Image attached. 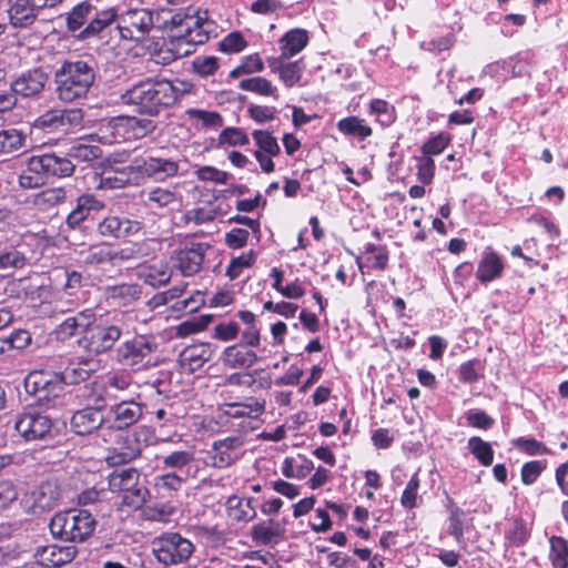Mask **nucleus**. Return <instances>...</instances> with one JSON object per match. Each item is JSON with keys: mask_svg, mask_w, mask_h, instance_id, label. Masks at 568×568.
I'll return each mask as SVG.
<instances>
[{"mask_svg": "<svg viewBox=\"0 0 568 568\" xmlns=\"http://www.w3.org/2000/svg\"><path fill=\"white\" fill-rule=\"evenodd\" d=\"M179 84L164 78L148 77L128 88L121 94V102L138 114L159 116L190 92L189 83L180 81Z\"/></svg>", "mask_w": 568, "mask_h": 568, "instance_id": "obj_1", "label": "nucleus"}, {"mask_svg": "<svg viewBox=\"0 0 568 568\" xmlns=\"http://www.w3.org/2000/svg\"><path fill=\"white\" fill-rule=\"evenodd\" d=\"M118 17L115 7H106L100 0H83L64 14L65 28L79 41L99 38Z\"/></svg>", "mask_w": 568, "mask_h": 568, "instance_id": "obj_2", "label": "nucleus"}, {"mask_svg": "<svg viewBox=\"0 0 568 568\" xmlns=\"http://www.w3.org/2000/svg\"><path fill=\"white\" fill-rule=\"evenodd\" d=\"M97 63L93 59L64 60L54 71V94L63 102L87 98L97 80Z\"/></svg>", "mask_w": 568, "mask_h": 568, "instance_id": "obj_3", "label": "nucleus"}, {"mask_svg": "<svg viewBox=\"0 0 568 568\" xmlns=\"http://www.w3.org/2000/svg\"><path fill=\"white\" fill-rule=\"evenodd\" d=\"M171 24L175 33L168 45L173 60L191 54L193 47L205 43L213 30V22L201 16L174 14Z\"/></svg>", "mask_w": 568, "mask_h": 568, "instance_id": "obj_4", "label": "nucleus"}, {"mask_svg": "<svg viewBox=\"0 0 568 568\" xmlns=\"http://www.w3.org/2000/svg\"><path fill=\"white\" fill-rule=\"evenodd\" d=\"M95 527V518L83 509L59 511L49 523L50 532L54 538L70 542L87 540L94 532Z\"/></svg>", "mask_w": 568, "mask_h": 568, "instance_id": "obj_5", "label": "nucleus"}, {"mask_svg": "<svg viewBox=\"0 0 568 568\" xmlns=\"http://www.w3.org/2000/svg\"><path fill=\"white\" fill-rule=\"evenodd\" d=\"M124 322L122 316L100 318L89 324L85 334L78 339L80 348L88 353L101 355L113 348L123 334Z\"/></svg>", "mask_w": 568, "mask_h": 568, "instance_id": "obj_6", "label": "nucleus"}, {"mask_svg": "<svg viewBox=\"0 0 568 568\" xmlns=\"http://www.w3.org/2000/svg\"><path fill=\"white\" fill-rule=\"evenodd\" d=\"M23 386L26 393L33 399L32 404L44 408L52 407L54 399L64 390L59 372L51 368L29 372L23 379Z\"/></svg>", "mask_w": 568, "mask_h": 568, "instance_id": "obj_7", "label": "nucleus"}, {"mask_svg": "<svg viewBox=\"0 0 568 568\" xmlns=\"http://www.w3.org/2000/svg\"><path fill=\"white\" fill-rule=\"evenodd\" d=\"M108 484L112 493L123 494L122 505L132 509H140L150 498V491L141 483V475L136 468L114 469L108 477Z\"/></svg>", "mask_w": 568, "mask_h": 568, "instance_id": "obj_8", "label": "nucleus"}, {"mask_svg": "<svg viewBox=\"0 0 568 568\" xmlns=\"http://www.w3.org/2000/svg\"><path fill=\"white\" fill-rule=\"evenodd\" d=\"M14 429L27 442L52 440L58 434V422L36 407L17 415Z\"/></svg>", "mask_w": 568, "mask_h": 568, "instance_id": "obj_9", "label": "nucleus"}, {"mask_svg": "<svg viewBox=\"0 0 568 568\" xmlns=\"http://www.w3.org/2000/svg\"><path fill=\"white\" fill-rule=\"evenodd\" d=\"M84 112L80 108H54L38 116L33 128L60 139L82 126Z\"/></svg>", "mask_w": 568, "mask_h": 568, "instance_id": "obj_10", "label": "nucleus"}, {"mask_svg": "<svg viewBox=\"0 0 568 568\" xmlns=\"http://www.w3.org/2000/svg\"><path fill=\"white\" fill-rule=\"evenodd\" d=\"M151 545L154 557L164 567L185 562L195 549L193 542L179 532H163Z\"/></svg>", "mask_w": 568, "mask_h": 568, "instance_id": "obj_11", "label": "nucleus"}, {"mask_svg": "<svg viewBox=\"0 0 568 568\" xmlns=\"http://www.w3.org/2000/svg\"><path fill=\"white\" fill-rule=\"evenodd\" d=\"M155 19H159L158 12L145 8H134L118 12L115 22L122 39L141 42L154 27Z\"/></svg>", "mask_w": 568, "mask_h": 568, "instance_id": "obj_12", "label": "nucleus"}, {"mask_svg": "<svg viewBox=\"0 0 568 568\" xmlns=\"http://www.w3.org/2000/svg\"><path fill=\"white\" fill-rule=\"evenodd\" d=\"M156 349L153 337L148 335H135L124 341L115 349V359L119 364L134 368L143 365V362Z\"/></svg>", "mask_w": 568, "mask_h": 568, "instance_id": "obj_13", "label": "nucleus"}, {"mask_svg": "<svg viewBox=\"0 0 568 568\" xmlns=\"http://www.w3.org/2000/svg\"><path fill=\"white\" fill-rule=\"evenodd\" d=\"M140 169L134 160L128 165L110 164L100 173L99 187L103 190L122 189L141 184Z\"/></svg>", "mask_w": 568, "mask_h": 568, "instance_id": "obj_14", "label": "nucleus"}, {"mask_svg": "<svg viewBox=\"0 0 568 568\" xmlns=\"http://www.w3.org/2000/svg\"><path fill=\"white\" fill-rule=\"evenodd\" d=\"M36 164H32L33 173L41 172L45 182L52 178L63 179L69 178L74 173L75 164L71 162L67 153L59 155L54 152H47L39 155H32Z\"/></svg>", "mask_w": 568, "mask_h": 568, "instance_id": "obj_15", "label": "nucleus"}, {"mask_svg": "<svg viewBox=\"0 0 568 568\" xmlns=\"http://www.w3.org/2000/svg\"><path fill=\"white\" fill-rule=\"evenodd\" d=\"M62 498V488L57 479H47L36 486L29 494L31 511L39 515L55 508Z\"/></svg>", "mask_w": 568, "mask_h": 568, "instance_id": "obj_16", "label": "nucleus"}, {"mask_svg": "<svg viewBox=\"0 0 568 568\" xmlns=\"http://www.w3.org/2000/svg\"><path fill=\"white\" fill-rule=\"evenodd\" d=\"M104 405L95 400L94 406H85L75 410L70 418L71 430L79 436H87L100 429L106 422Z\"/></svg>", "mask_w": 568, "mask_h": 568, "instance_id": "obj_17", "label": "nucleus"}, {"mask_svg": "<svg viewBox=\"0 0 568 568\" xmlns=\"http://www.w3.org/2000/svg\"><path fill=\"white\" fill-rule=\"evenodd\" d=\"M207 248L205 243L192 242L175 251L171 260L184 276H191L200 272Z\"/></svg>", "mask_w": 568, "mask_h": 568, "instance_id": "obj_18", "label": "nucleus"}, {"mask_svg": "<svg viewBox=\"0 0 568 568\" xmlns=\"http://www.w3.org/2000/svg\"><path fill=\"white\" fill-rule=\"evenodd\" d=\"M49 80L48 73L42 68H33L22 72L10 84L11 92L24 98L40 94Z\"/></svg>", "mask_w": 568, "mask_h": 568, "instance_id": "obj_19", "label": "nucleus"}, {"mask_svg": "<svg viewBox=\"0 0 568 568\" xmlns=\"http://www.w3.org/2000/svg\"><path fill=\"white\" fill-rule=\"evenodd\" d=\"M135 161L140 169L141 183L145 178L164 181L176 175L179 172V163L171 159L148 156L145 159H135Z\"/></svg>", "mask_w": 568, "mask_h": 568, "instance_id": "obj_20", "label": "nucleus"}, {"mask_svg": "<svg viewBox=\"0 0 568 568\" xmlns=\"http://www.w3.org/2000/svg\"><path fill=\"white\" fill-rule=\"evenodd\" d=\"M110 412L113 414L110 427L121 430L134 425L142 417L143 406L133 398H124L111 405Z\"/></svg>", "mask_w": 568, "mask_h": 568, "instance_id": "obj_21", "label": "nucleus"}, {"mask_svg": "<svg viewBox=\"0 0 568 568\" xmlns=\"http://www.w3.org/2000/svg\"><path fill=\"white\" fill-rule=\"evenodd\" d=\"M9 23L13 28L31 27L38 18L39 10L33 0H7Z\"/></svg>", "mask_w": 568, "mask_h": 568, "instance_id": "obj_22", "label": "nucleus"}, {"mask_svg": "<svg viewBox=\"0 0 568 568\" xmlns=\"http://www.w3.org/2000/svg\"><path fill=\"white\" fill-rule=\"evenodd\" d=\"M78 554V548L73 545H47L34 549L33 557L39 559L45 568L61 567L71 562Z\"/></svg>", "mask_w": 568, "mask_h": 568, "instance_id": "obj_23", "label": "nucleus"}, {"mask_svg": "<svg viewBox=\"0 0 568 568\" xmlns=\"http://www.w3.org/2000/svg\"><path fill=\"white\" fill-rule=\"evenodd\" d=\"M285 531L283 523L268 519L252 526L250 535L256 545L273 547L284 540Z\"/></svg>", "mask_w": 568, "mask_h": 568, "instance_id": "obj_24", "label": "nucleus"}, {"mask_svg": "<svg viewBox=\"0 0 568 568\" xmlns=\"http://www.w3.org/2000/svg\"><path fill=\"white\" fill-rule=\"evenodd\" d=\"M98 369V362L93 358L79 357L72 361L63 371H58L63 386L78 385L88 381Z\"/></svg>", "mask_w": 568, "mask_h": 568, "instance_id": "obj_25", "label": "nucleus"}, {"mask_svg": "<svg viewBox=\"0 0 568 568\" xmlns=\"http://www.w3.org/2000/svg\"><path fill=\"white\" fill-rule=\"evenodd\" d=\"M258 359L257 354L244 347L243 344L227 346L221 356L223 365L231 369H247Z\"/></svg>", "mask_w": 568, "mask_h": 568, "instance_id": "obj_26", "label": "nucleus"}, {"mask_svg": "<svg viewBox=\"0 0 568 568\" xmlns=\"http://www.w3.org/2000/svg\"><path fill=\"white\" fill-rule=\"evenodd\" d=\"M141 229L140 223L115 215L106 216L98 223V232L102 236L121 239L136 233Z\"/></svg>", "mask_w": 568, "mask_h": 568, "instance_id": "obj_27", "label": "nucleus"}, {"mask_svg": "<svg viewBox=\"0 0 568 568\" xmlns=\"http://www.w3.org/2000/svg\"><path fill=\"white\" fill-rule=\"evenodd\" d=\"M215 346L211 343H200L186 346L180 354L181 363L187 366L190 372H195L211 361Z\"/></svg>", "mask_w": 568, "mask_h": 568, "instance_id": "obj_28", "label": "nucleus"}, {"mask_svg": "<svg viewBox=\"0 0 568 568\" xmlns=\"http://www.w3.org/2000/svg\"><path fill=\"white\" fill-rule=\"evenodd\" d=\"M141 288L138 284L122 283L106 286L104 295L108 301L119 306H128L140 298Z\"/></svg>", "mask_w": 568, "mask_h": 568, "instance_id": "obj_29", "label": "nucleus"}, {"mask_svg": "<svg viewBox=\"0 0 568 568\" xmlns=\"http://www.w3.org/2000/svg\"><path fill=\"white\" fill-rule=\"evenodd\" d=\"M308 43V33L304 29H292L281 39L282 58H291L301 52Z\"/></svg>", "mask_w": 568, "mask_h": 568, "instance_id": "obj_30", "label": "nucleus"}, {"mask_svg": "<svg viewBox=\"0 0 568 568\" xmlns=\"http://www.w3.org/2000/svg\"><path fill=\"white\" fill-rule=\"evenodd\" d=\"M504 270L500 257L495 252H489L480 260L476 277L480 283H488L499 277Z\"/></svg>", "mask_w": 568, "mask_h": 568, "instance_id": "obj_31", "label": "nucleus"}, {"mask_svg": "<svg viewBox=\"0 0 568 568\" xmlns=\"http://www.w3.org/2000/svg\"><path fill=\"white\" fill-rule=\"evenodd\" d=\"M141 454L140 443L136 438L125 437L124 442L119 447L113 449V453L108 456V462L111 465L126 464L136 458Z\"/></svg>", "mask_w": 568, "mask_h": 568, "instance_id": "obj_32", "label": "nucleus"}, {"mask_svg": "<svg viewBox=\"0 0 568 568\" xmlns=\"http://www.w3.org/2000/svg\"><path fill=\"white\" fill-rule=\"evenodd\" d=\"M131 386V383L123 376L113 375L108 378L103 386V393L99 395L97 402H100L104 406L110 400L123 399L119 393L126 390Z\"/></svg>", "mask_w": 568, "mask_h": 568, "instance_id": "obj_33", "label": "nucleus"}, {"mask_svg": "<svg viewBox=\"0 0 568 568\" xmlns=\"http://www.w3.org/2000/svg\"><path fill=\"white\" fill-rule=\"evenodd\" d=\"M67 155L71 162L92 163L102 156V149L94 144L75 143L68 149Z\"/></svg>", "mask_w": 568, "mask_h": 568, "instance_id": "obj_34", "label": "nucleus"}, {"mask_svg": "<svg viewBox=\"0 0 568 568\" xmlns=\"http://www.w3.org/2000/svg\"><path fill=\"white\" fill-rule=\"evenodd\" d=\"M28 264V257L24 252L17 247H0V271L11 272L21 270Z\"/></svg>", "mask_w": 568, "mask_h": 568, "instance_id": "obj_35", "label": "nucleus"}, {"mask_svg": "<svg viewBox=\"0 0 568 568\" xmlns=\"http://www.w3.org/2000/svg\"><path fill=\"white\" fill-rule=\"evenodd\" d=\"M337 129L345 135L355 136L359 140H365L373 133L372 128L364 124V120L354 115L341 119L337 122Z\"/></svg>", "mask_w": 568, "mask_h": 568, "instance_id": "obj_36", "label": "nucleus"}, {"mask_svg": "<svg viewBox=\"0 0 568 568\" xmlns=\"http://www.w3.org/2000/svg\"><path fill=\"white\" fill-rule=\"evenodd\" d=\"M194 460V455L187 450H175L162 458L163 469H172L175 473H189V466Z\"/></svg>", "mask_w": 568, "mask_h": 568, "instance_id": "obj_37", "label": "nucleus"}, {"mask_svg": "<svg viewBox=\"0 0 568 568\" xmlns=\"http://www.w3.org/2000/svg\"><path fill=\"white\" fill-rule=\"evenodd\" d=\"M114 125L128 126L134 131L135 135L144 136L156 129V123L150 119L138 116H118L113 119Z\"/></svg>", "mask_w": 568, "mask_h": 568, "instance_id": "obj_38", "label": "nucleus"}, {"mask_svg": "<svg viewBox=\"0 0 568 568\" xmlns=\"http://www.w3.org/2000/svg\"><path fill=\"white\" fill-rule=\"evenodd\" d=\"M467 448L483 466L488 467L493 464L494 450L488 442L474 436L468 439Z\"/></svg>", "mask_w": 568, "mask_h": 568, "instance_id": "obj_39", "label": "nucleus"}, {"mask_svg": "<svg viewBox=\"0 0 568 568\" xmlns=\"http://www.w3.org/2000/svg\"><path fill=\"white\" fill-rule=\"evenodd\" d=\"M549 558L555 568H568V540L560 536L549 539Z\"/></svg>", "mask_w": 568, "mask_h": 568, "instance_id": "obj_40", "label": "nucleus"}, {"mask_svg": "<svg viewBox=\"0 0 568 568\" xmlns=\"http://www.w3.org/2000/svg\"><path fill=\"white\" fill-rule=\"evenodd\" d=\"M36 160L33 156H30L27 160L26 169L18 176V184L23 190H32L39 189L43 186L47 182L41 172L33 173L36 170L32 169V164H36Z\"/></svg>", "mask_w": 568, "mask_h": 568, "instance_id": "obj_41", "label": "nucleus"}, {"mask_svg": "<svg viewBox=\"0 0 568 568\" xmlns=\"http://www.w3.org/2000/svg\"><path fill=\"white\" fill-rule=\"evenodd\" d=\"M26 136L16 129L0 131V154H10L24 146Z\"/></svg>", "mask_w": 568, "mask_h": 568, "instance_id": "obj_42", "label": "nucleus"}, {"mask_svg": "<svg viewBox=\"0 0 568 568\" xmlns=\"http://www.w3.org/2000/svg\"><path fill=\"white\" fill-rule=\"evenodd\" d=\"M239 88L264 97H275L276 92L271 81L263 77L243 79L240 81Z\"/></svg>", "mask_w": 568, "mask_h": 568, "instance_id": "obj_43", "label": "nucleus"}, {"mask_svg": "<svg viewBox=\"0 0 568 568\" xmlns=\"http://www.w3.org/2000/svg\"><path fill=\"white\" fill-rule=\"evenodd\" d=\"M189 473L168 471L154 478L155 486L159 489L168 491H179L187 481Z\"/></svg>", "mask_w": 568, "mask_h": 568, "instance_id": "obj_44", "label": "nucleus"}, {"mask_svg": "<svg viewBox=\"0 0 568 568\" xmlns=\"http://www.w3.org/2000/svg\"><path fill=\"white\" fill-rule=\"evenodd\" d=\"M89 323H83L79 321V317H67L61 324L58 325L54 333L58 341L65 342L71 337L75 336L79 329L85 334L87 327Z\"/></svg>", "mask_w": 568, "mask_h": 568, "instance_id": "obj_45", "label": "nucleus"}, {"mask_svg": "<svg viewBox=\"0 0 568 568\" xmlns=\"http://www.w3.org/2000/svg\"><path fill=\"white\" fill-rule=\"evenodd\" d=\"M178 202L176 193L162 187L152 189L148 193L146 204L151 209L168 207Z\"/></svg>", "mask_w": 568, "mask_h": 568, "instance_id": "obj_46", "label": "nucleus"}, {"mask_svg": "<svg viewBox=\"0 0 568 568\" xmlns=\"http://www.w3.org/2000/svg\"><path fill=\"white\" fill-rule=\"evenodd\" d=\"M264 70V63L258 53H253L242 58L241 64L233 69L229 77L236 79L243 74H253L262 72Z\"/></svg>", "mask_w": 568, "mask_h": 568, "instance_id": "obj_47", "label": "nucleus"}, {"mask_svg": "<svg viewBox=\"0 0 568 568\" xmlns=\"http://www.w3.org/2000/svg\"><path fill=\"white\" fill-rule=\"evenodd\" d=\"M252 136L258 146V151L266 153L270 156H277L281 152L280 144L275 136L268 131L254 130Z\"/></svg>", "mask_w": 568, "mask_h": 568, "instance_id": "obj_48", "label": "nucleus"}, {"mask_svg": "<svg viewBox=\"0 0 568 568\" xmlns=\"http://www.w3.org/2000/svg\"><path fill=\"white\" fill-rule=\"evenodd\" d=\"M371 113L375 114L383 126L390 125L395 119V109L387 101L375 99L371 102Z\"/></svg>", "mask_w": 568, "mask_h": 568, "instance_id": "obj_49", "label": "nucleus"}, {"mask_svg": "<svg viewBox=\"0 0 568 568\" xmlns=\"http://www.w3.org/2000/svg\"><path fill=\"white\" fill-rule=\"evenodd\" d=\"M256 260V254L253 250L248 251L247 253H243L237 257H233L227 267H226V276L230 277V280H235L240 276L242 270L244 267H251Z\"/></svg>", "mask_w": 568, "mask_h": 568, "instance_id": "obj_50", "label": "nucleus"}, {"mask_svg": "<svg viewBox=\"0 0 568 568\" xmlns=\"http://www.w3.org/2000/svg\"><path fill=\"white\" fill-rule=\"evenodd\" d=\"M82 262L85 265L99 266L102 264L111 263V250L103 246H90L87 252H82Z\"/></svg>", "mask_w": 568, "mask_h": 568, "instance_id": "obj_51", "label": "nucleus"}, {"mask_svg": "<svg viewBox=\"0 0 568 568\" xmlns=\"http://www.w3.org/2000/svg\"><path fill=\"white\" fill-rule=\"evenodd\" d=\"M219 67V59L213 55H199L192 61V72L201 78L213 75Z\"/></svg>", "mask_w": 568, "mask_h": 568, "instance_id": "obj_52", "label": "nucleus"}, {"mask_svg": "<svg viewBox=\"0 0 568 568\" xmlns=\"http://www.w3.org/2000/svg\"><path fill=\"white\" fill-rule=\"evenodd\" d=\"M247 47V41L240 31L230 32L219 42V50L224 53H239Z\"/></svg>", "mask_w": 568, "mask_h": 568, "instance_id": "obj_53", "label": "nucleus"}, {"mask_svg": "<svg viewBox=\"0 0 568 568\" xmlns=\"http://www.w3.org/2000/svg\"><path fill=\"white\" fill-rule=\"evenodd\" d=\"M506 537L513 546L520 547L528 541L530 530L528 529L525 520L516 519L507 531Z\"/></svg>", "mask_w": 568, "mask_h": 568, "instance_id": "obj_54", "label": "nucleus"}, {"mask_svg": "<svg viewBox=\"0 0 568 568\" xmlns=\"http://www.w3.org/2000/svg\"><path fill=\"white\" fill-rule=\"evenodd\" d=\"M449 501V526L448 532L453 536L457 541H459L464 537V527H463V510L457 507L452 498L448 497Z\"/></svg>", "mask_w": 568, "mask_h": 568, "instance_id": "obj_55", "label": "nucleus"}, {"mask_svg": "<svg viewBox=\"0 0 568 568\" xmlns=\"http://www.w3.org/2000/svg\"><path fill=\"white\" fill-rule=\"evenodd\" d=\"M278 74L283 83L286 87L292 88L297 82H300L302 78V68L300 65V61L281 64L278 67Z\"/></svg>", "mask_w": 568, "mask_h": 568, "instance_id": "obj_56", "label": "nucleus"}, {"mask_svg": "<svg viewBox=\"0 0 568 568\" xmlns=\"http://www.w3.org/2000/svg\"><path fill=\"white\" fill-rule=\"evenodd\" d=\"M186 285H187L186 283H182L180 285H175L174 287H172L168 291L156 293L148 302V305L151 308H158L160 306L168 304L169 302L180 297L184 293Z\"/></svg>", "mask_w": 568, "mask_h": 568, "instance_id": "obj_57", "label": "nucleus"}, {"mask_svg": "<svg viewBox=\"0 0 568 568\" xmlns=\"http://www.w3.org/2000/svg\"><path fill=\"white\" fill-rule=\"evenodd\" d=\"M449 142V134L440 132L436 136L430 138L423 144L422 152L425 156L428 158H430L432 155H438L445 150Z\"/></svg>", "mask_w": 568, "mask_h": 568, "instance_id": "obj_58", "label": "nucleus"}, {"mask_svg": "<svg viewBox=\"0 0 568 568\" xmlns=\"http://www.w3.org/2000/svg\"><path fill=\"white\" fill-rule=\"evenodd\" d=\"M546 460H530L523 465L520 476L525 485H532L546 469Z\"/></svg>", "mask_w": 568, "mask_h": 568, "instance_id": "obj_59", "label": "nucleus"}, {"mask_svg": "<svg viewBox=\"0 0 568 568\" xmlns=\"http://www.w3.org/2000/svg\"><path fill=\"white\" fill-rule=\"evenodd\" d=\"M220 144H227L232 146L246 145L250 139L240 128H225L219 135Z\"/></svg>", "mask_w": 568, "mask_h": 568, "instance_id": "obj_60", "label": "nucleus"}, {"mask_svg": "<svg viewBox=\"0 0 568 568\" xmlns=\"http://www.w3.org/2000/svg\"><path fill=\"white\" fill-rule=\"evenodd\" d=\"M187 114L190 118L201 121L205 128H220L223 124L222 115L215 111L190 109Z\"/></svg>", "mask_w": 568, "mask_h": 568, "instance_id": "obj_61", "label": "nucleus"}, {"mask_svg": "<svg viewBox=\"0 0 568 568\" xmlns=\"http://www.w3.org/2000/svg\"><path fill=\"white\" fill-rule=\"evenodd\" d=\"M103 206V202L98 200L93 194L84 193L77 199L74 209L89 219L92 212L100 211Z\"/></svg>", "mask_w": 568, "mask_h": 568, "instance_id": "obj_62", "label": "nucleus"}, {"mask_svg": "<svg viewBox=\"0 0 568 568\" xmlns=\"http://www.w3.org/2000/svg\"><path fill=\"white\" fill-rule=\"evenodd\" d=\"M515 446L530 456L551 454L548 447L535 438L519 437L515 440Z\"/></svg>", "mask_w": 568, "mask_h": 568, "instance_id": "obj_63", "label": "nucleus"}, {"mask_svg": "<svg viewBox=\"0 0 568 568\" xmlns=\"http://www.w3.org/2000/svg\"><path fill=\"white\" fill-rule=\"evenodd\" d=\"M17 287L19 292L23 293V297L30 301L42 298L43 291L45 290L43 284H36L28 277L20 278L17 283Z\"/></svg>", "mask_w": 568, "mask_h": 568, "instance_id": "obj_64", "label": "nucleus"}]
</instances>
